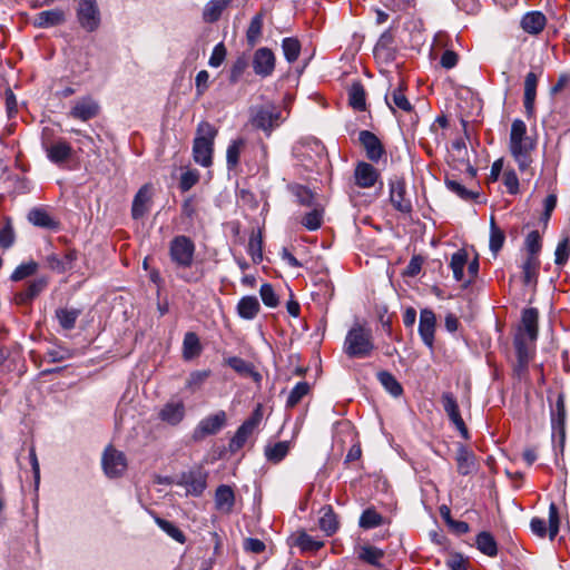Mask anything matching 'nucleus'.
I'll list each match as a JSON object with an SVG mask.
<instances>
[{
  "mask_svg": "<svg viewBox=\"0 0 570 570\" xmlns=\"http://www.w3.org/2000/svg\"><path fill=\"white\" fill-rule=\"evenodd\" d=\"M263 417L261 405H258L252 415L243 422V424L237 429L235 435L230 440L229 449L233 452L240 450L247 439L253 434L255 429L258 426Z\"/></svg>",
  "mask_w": 570,
  "mask_h": 570,
  "instance_id": "nucleus-8",
  "label": "nucleus"
},
{
  "mask_svg": "<svg viewBox=\"0 0 570 570\" xmlns=\"http://www.w3.org/2000/svg\"><path fill=\"white\" fill-rule=\"evenodd\" d=\"M295 195L298 199V203L303 206L314 207L318 205L315 200L314 193L304 186H297L295 189Z\"/></svg>",
  "mask_w": 570,
  "mask_h": 570,
  "instance_id": "nucleus-63",
  "label": "nucleus"
},
{
  "mask_svg": "<svg viewBox=\"0 0 570 570\" xmlns=\"http://www.w3.org/2000/svg\"><path fill=\"white\" fill-rule=\"evenodd\" d=\"M445 185L452 193L456 194L464 200L473 199L476 196V194L465 188L460 181L455 179L446 178Z\"/></svg>",
  "mask_w": 570,
  "mask_h": 570,
  "instance_id": "nucleus-58",
  "label": "nucleus"
},
{
  "mask_svg": "<svg viewBox=\"0 0 570 570\" xmlns=\"http://www.w3.org/2000/svg\"><path fill=\"white\" fill-rule=\"evenodd\" d=\"M38 263L35 261H29L27 263H22L12 272L10 279L13 282L22 281L29 276H32L38 271Z\"/></svg>",
  "mask_w": 570,
  "mask_h": 570,
  "instance_id": "nucleus-52",
  "label": "nucleus"
},
{
  "mask_svg": "<svg viewBox=\"0 0 570 570\" xmlns=\"http://www.w3.org/2000/svg\"><path fill=\"white\" fill-rule=\"evenodd\" d=\"M356 553L360 560L377 568L382 567L381 561L385 556L382 549H379L371 544L358 546L356 549Z\"/></svg>",
  "mask_w": 570,
  "mask_h": 570,
  "instance_id": "nucleus-31",
  "label": "nucleus"
},
{
  "mask_svg": "<svg viewBox=\"0 0 570 570\" xmlns=\"http://www.w3.org/2000/svg\"><path fill=\"white\" fill-rule=\"evenodd\" d=\"M383 523V517L374 509H366L361 514L358 524L363 529H373Z\"/></svg>",
  "mask_w": 570,
  "mask_h": 570,
  "instance_id": "nucleus-53",
  "label": "nucleus"
},
{
  "mask_svg": "<svg viewBox=\"0 0 570 570\" xmlns=\"http://www.w3.org/2000/svg\"><path fill=\"white\" fill-rule=\"evenodd\" d=\"M468 264V253L464 249L455 252L450 261V267L458 282L464 281V266Z\"/></svg>",
  "mask_w": 570,
  "mask_h": 570,
  "instance_id": "nucleus-43",
  "label": "nucleus"
},
{
  "mask_svg": "<svg viewBox=\"0 0 570 570\" xmlns=\"http://www.w3.org/2000/svg\"><path fill=\"white\" fill-rule=\"evenodd\" d=\"M393 43L394 35L392 33V31H384L374 47V55L379 58L393 59L395 53Z\"/></svg>",
  "mask_w": 570,
  "mask_h": 570,
  "instance_id": "nucleus-35",
  "label": "nucleus"
},
{
  "mask_svg": "<svg viewBox=\"0 0 570 570\" xmlns=\"http://www.w3.org/2000/svg\"><path fill=\"white\" fill-rule=\"evenodd\" d=\"M443 409L448 414L452 424L458 429L463 439H469L468 428L461 416L460 409L454 395L450 392H445L441 397Z\"/></svg>",
  "mask_w": 570,
  "mask_h": 570,
  "instance_id": "nucleus-15",
  "label": "nucleus"
},
{
  "mask_svg": "<svg viewBox=\"0 0 570 570\" xmlns=\"http://www.w3.org/2000/svg\"><path fill=\"white\" fill-rule=\"evenodd\" d=\"M297 546L303 551H317L323 547V543L318 540H315L309 534L303 532L297 538Z\"/></svg>",
  "mask_w": 570,
  "mask_h": 570,
  "instance_id": "nucleus-62",
  "label": "nucleus"
},
{
  "mask_svg": "<svg viewBox=\"0 0 570 570\" xmlns=\"http://www.w3.org/2000/svg\"><path fill=\"white\" fill-rule=\"evenodd\" d=\"M385 101L393 114H396L397 109L404 112H411L413 110L411 102L404 95L402 82L390 94L385 95Z\"/></svg>",
  "mask_w": 570,
  "mask_h": 570,
  "instance_id": "nucleus-24",
  "label": "nucleus"
},
{
  "mask_svg": "<svg viewBox=\"0 0 570 570\" xmlns=\"http://www.w3.org/2000/svg\"><path fill=\"white\" fill-rule=\"evenodd\" d=\"M476 548L488 557L498 554V544L494 537L487 531L480 532L475 539Z\"/></svg>",
  "mask_w": 570,
  "mask_h": 570,
  "instance_id": "nucleus-41",
  "label": "nucleus"
},
{
  "mask_svg": "<svg viewBox=\"0 0 570 570\" xmlns=\"http://www.w3.org/2000/svg\"><path fill=\"white\" fill-rule=\"evenodd\" d=\"M537 141L528 135V128L523 120L514 119L511 124L509 136V151L518 165L521 174L533 176V157Z\"/></svg>",
  "mask_w": 570,
  "mask_h": 570,
  "instance_id": "nucleus-1",
  "label": "nucleus"
},
{
  "mask_svg": "<svg viewBox=\"0 0 570 570\" xmlns=\"http://www.w3.org/2000/svg\"><path fill=\"white\" fill-rule=\"evenodd\" d=\"M458 472L461 475H469L476 469L475 455L466 446L460 445L455 456Z\"/></svg>",
  "mask_w": 570,
  "mask_h": 570,
  "instance_id": "nucleus-28",
  "label": "nucleus"
},
{
  "mask_svg": "<svg viewBox=\"0 0 570 570\" xmlns=\"http://www.w3.org/2000/svg\"><path fill=\"white\" fill-rule=\"evenodd\" d=\"M157 524L177 542L184 543L186 541V537L183 531L178 529L174 523L164 519H157Z\"/></svg>",
  "mask_w": 570,
  "mask_h": 570,
  "instance_id": "nucleus-60",
  "label": "nucleus"
},
{
  "mask_svg": "<svg viewBox=\"0 0 570 570\" xmlns=\"http://www.w3.org/2000/svg\"><path fill=\"white\" fill-rule=\"evenodd\" d=\"M283 121L281 109L273 104L256 106L250 109V124L256 129L263 130L267 136Z\"/></svg>",
  "mask_w": 570,
  "mask_h": 570,
  "instance_id": "nucleus-4",
  "label": "nucleus"
},
{
  "mask_svg": "<svg viewBox=\"0 0 570 570\" xmlns=\"http://www.w3.org/2000/svg\"><path fill=\"white\" fill-rule=\"evenodd\" d=\"M311 208L312 210L302 218V225L308 230H316L323 224L324 209L320 205Z\"/></svg>",
  "mask_w": 570,
  "mask_h": 570,
  "instance_id": "nucleus-44",
  "label": "nucleus"
},
{
  "mask_svg": "<svg viewBox=\"0 0 570 570\" xmlns=\"http://www.w3.org/2000/svg\"><path fill=\"white\" fill-rule=\"evenodd\" d=\"M99 105L94 99L86 97L75 102L70 116L81 121H88L99 114Z\"/></svg>",
  "mask_w": 570,
  "mask_h": 570,
  "instance_id": "nucleus-22",
  "label": "nucleus"
},
{
  "mask_svg": "<svg viewBox=\"0 0 570 570\" xmlns=\"http://www.w3.org/2000/svg\"><path fill=\"white\" fill-rule=\"evenodd\" d=\"M538 320L539 312L537 308L529 307L523 309L521 326L518 333H523L530 343H533L538 337Z\"/></svg>",
  "mask_w": 570,
  "mask_h": 570,
  "instance_id": "nucleus-23",
  "label": "nucleus"
},
{
  "mask_svg": "<svg viewBox=\"0 0 570 570\" xmlns=\"http://www.w3.org/2000/svg\"><path fill=\"white\" fill-rule=\"evenodd\" d=\"M275 65L276 57L269 48L263 47L254 52L252 66L257 76L262 78L272 76L275 70Z\"/></svg>",
  "mask_w": 570,
  "mask_h": 570,
  "instance_id": "nucleus-10",
  "label": "nucleus"
},
{
  "mask_svg": "<svg viewBox=\"0 0 570 570\" xmlns=\"http://www.w3.org/2000/svg\"><path fill=\"white\" fill-rule=\"evenodd\" d=\"M358 140L363 146L366 157L372 161H379L385 154L381 140L370 130H362L358 134Z\"/></svg>",
  "mask_w": 570,
  "mask_h": 570,
  "instance_id": "nucleus-19",
  "label": "nucleus"
},
{
  "mask_svg": "<svg viewBox=\"0 0 570 570\" xmlns=\"http://www.w3.org/2000/svg\"><path fill=\"white\" fill-rule=\"evenodd\" d=\"M217 132V129L208 121L198 124L193 144V157L198 165L203 167L212 166L214 141Z\"/></svg>",
  "mask_w": 570,
  "mask_h": 570,
  "instance_id": "nucleus-3",
  "label": "nucleus"
},
{
  "mask_svg": "<svg viewBox=\"0 0 570 570\" xmlns=\"http://www.w3.org/2000/svg\"><path fill=\"white\" fill-rule=\"evenodd\" d=\"M263 24L264 13L258 12L252 18L246 31V40L249 47H254L258 43L263 32Z\"/></svg>",
  "mask_w": 570,
  "mask_h": 570,
  "instance_id": "nucleus-40",
  "label": "nucleus"
},
{
  "mask_svg": "<svg viewBox=\"0 0 570 570\" xmlns=\"http://www.w3.org/2000/svg\"><path fill=\"white\" fill-rule=\"evenodd\" d=\"M390 200L393 207L404 214L412 210L411 199L406 196V185L403 178L390 180Z\"/></svg>",
  "mask_w": 570,
  "mask_h": 570,
  "instance_id": "nucleus-14",
  "label": "nucleus"
},
{
  "mask_svg": "<svg viewBox=\"0 0 570 570\" xmlns=\"http://www.w3.org/2000/svg\"><path fill=\"white\" fill-rule=\"evenodd\" d=\"M505 240L504 232L495 224L494 217L490 222V250L497 255L503 247Z\"/></svg>",
  "mask_w": 570,
  "mask_h": 570,
  "instance_id": "nucleus-45",
  "label": "nucleus"
},
{
  "mask_svg": "<svg viewBox=\"0 0 570 570\" xmlns=\"http://www.w3.org/2000/svg\"><path fill=\"white\" fill-rule=\"evenodd\" d=\"M227 50L223 42L217 43L209 57L208 65L213 68H218L226 59Z\"/></svg>",
  "mask_w": 570,
  "mask_h": 570,
  "instance_id": "nucleus-64",
  "label": "nucleus"
},
{
  "mask_svg": "<svg viewBox=\"0 0 570 570\" xmlns=\"http://www.w3.org/2000/svg\"><path fill=\"white\" fill-rule=\"evenodd\" d=\"M503 184L508 190L509 194L511 195H517L519 194L520 191V184H519V178L517 176V173L514 171V169H507L504 173H503Z\"/></svg>",
  "mask_w": 570,
  "mask_h": 570,
  "instance_id": "nucleus-61",
  "label": "nucleus"
},
{
  "mask_svg": "<svg viewBox=\"0 0 570 570\" xmlns=\"http://www.w3.org/2000/svg\"><path fill=\"white\" fill-rule=\"evenodd\" d=\"M42 147L46 151L47 158L58 166H61L68 161L71 158L73 151L71 145L61 138L50 142L43 140Z\"/></svg>",
  "mask_w": 570,
  "mask_h": 570,
  "instance_id": "nucleus-12",
  "label": "nucleus"
},
{
  "mask_svg": "<svg viewBox=\"0 0 570 570\" xmlns=\"http://www.w3.org/2000/svg\"><path fill=\"white\" fill-rule=\"evenodd\" d=\"M29 222L38 227L57 229L59 223L55 220L47 210L42 208H33L28 214Z\"/></svg>",
  "mask_w": 570,
  "mask_h": 570,
  "instance_id": "nucleus-37",
  "label": "nucleus"
},
{
  "mask_svg": "<svg viewBox=\"0 0 570 570\" xmlns=\"http://www.w3.org/2000/svg\"><path fill=\"white\" fill-rule=\"evenodd\" d=\"M246 145L244 138H237L229 142L226 150V165L228 170L235 169L239 165L240 154Z\"/></svg>",
  "mask_w": 570,
  "mask_h": 570,
  "instance_id": "nucleus-38",
  "label": "nucleus"
},
{
  "mask_svg": "<svg viewBox=\"0 0 570 570\" xmlns=\"http://www.w3.org/2000/svg\"><path fill=\"white\" fill-rule=\"evenodd\" d=\"M301 48V42L297 38L287 37L282 41L284 57L289 63H293L298 59Z\"/></svg>",
  "mask_w": 570,
  "mask_h": 570,
  "instance_id": "nucleus-47",
  "label": "nucleus"
},
{
  "mask_svg": "<svg viewBox=\"0 0 570 570\" xmlns=\"http://www.w3.org/2000/svg\"><path fill=\"white\" fill-rule=\"evenodd\" d=\"M180 483L186 488L188 494L199 497L207 487V474L200 469L191 470L181 475Z\"/></svg>",
  "mask_w": 570,
  "mask_h": 570,
  "instance_id": "nucleus-18",
  "label": "nucleus"
},
{
  "mask_svg": "<svg viewBox=\"0 0 570 570\" xmlns=\"http://www.w3.org/2000/svg\"><path fill=\"white\" fill-rule=\"evenodd\" d=\"M348 104L355 110H365L366 94L361 82H353L352 86L348 88Z\"/></svg>",
  "mask_w": 570,
  "mask_h": 570,
  "instance_id": "nucleus-39",
  "label": "nucleus"
},
{
  "mask_svg": "<svg viewBox=\"0 0 570 570\" xmlns=\"http://www.w3.org/2000/svg\"><path fill=\"white\" fill-rule=\"evenodd\" d=\"M375 350L372 330L366 325L355 323L347 332L343 351L351 358H366Z\"/></svg>",
  "mask_w": 570,
  "mask_h": 570,
  "instance_id": "nucleus-2",
  "label": "nucleus"
},
{
  "mask_svg": "<svg viewBox=\"0 0 570 570\" xmlns=\"http://www.w3.org/2000/svg\"><path fill=\"white\" fill-rule=\"evenodd\" d=\"M235 505V493L227 484L219 485L215 491V508L223 513H230Z\"/></svg>",
  "mask_w": 570,
  "mask_h": 570,
  "instance_id": "nucleus-26",
  "label": "nucleus"
},
{
  "mask_svg": "<svg viewBox=\"0 0 570 570\" xmlns=\"http://www.w3.org/2000/svg\"><path fill=\"white\" fill-rule=\"evenodd\" d=\"M186 415L185 403L181 400H170L158 412V419L169 425H178Z\"/></svg>",
  "mask_w": 570,
  "mask_h": 570,
  "instance_id": "nucleus-17",
  "label": "nucleus"
},
{
  "mask_svg": "<svg viewBox=\"0 0 570 570\" xmlns=\"http://www.w3.org/2000/svg\"><path fill=\"white\" fill-rule=\"evenodd\" d=\"M236 311L240 318L254 320L261 311L259 301L256 296H243L237 303Z\"/></svg>",
  "mask_w": 570,
  "mask_h": 570,
  "instance_id": "nucleus-30",
  "label": "nucleus"
},
{
  "mask_svg": "<svg viewBox=\"0 0 570 570\" xmlns=\"http://www.w3.org/2000/svg\"><path fill=\"white\" fill-rule=\"evenodd\" d=\"M203 346L199 337L194 332H187L183 341V358L185 361H191L200 355Z\"/></svg>",
  "mask_w": 570,
  "mask_h": 570,
  "instance_id": "nucleus-32",
  "label": "nucleus"
},
{
  "mask_svg": "<svg viewBox=\"0 0 570 570\" xmlns=\"http://www.w3.org/2000/svg\"><path fill=\"white\" fill-rule=\"evenodd\" d=\"M377 380L383 387L393 396H400L403 393L401 384L397 382L395 376L387 371H381L377 373Z\"/></svg>",
  "mask_w": 570,
  "mask_h": 570,
  "instance_id": "nucleus-46",
  "label": "nucleus"
},
{
  "mask_svg": "<svg viewBox=\"0 0 570 570\" xmlns=\"http://www.w3.org/2000/svg\"><path fill=\"white\" fill-rule=\"evenodd\" d=\"M225 362L238 374L249 376L257 383L261 382L262 375L255 370L252 363L237 356L228 357Z\"/></svg>",
  "mask_w": 570,
  "mask_h": 570,
  "instance_id": "nucleus-34",
  "label": "nucleus"
},
{
  "mask_svg": "<svg viewBox=\"0 0 570 570\" xmlns=\"http://www.w3.org/2000/svg\"><path fill=\"white\" fill-rule=\"evenodd\" d=\"M520 24L524 32L535 36L544 29L547 18L540 11H530L522 17Z\"/></svg>",
  "mask_w": 570,
  "mask_h": 570,
  "instance_id": "nucleus-27",
  "label": "nucleus"
},
{
  "mask_svg": "<svg viewBox=\"0 0 570 570\" xmlns=\"http://www.w3.org/2000/svg\"><path fill=\"white\" fill-rule=\"evenodd\" d=\"M65 21V12L61 9H52L39 12L33 24L37 28H50L62 24Z\"/></svg>",
  "mask_w": 570,
  "mask_h": 570,
  "instance_id": "nucleus-29",
  "label": "nucleus"
},
{
  "mask_svg": "<svg viewBox=\"0 0 570 570\" xmlns=\"http://www.w3.org/2000/svg\"><path fill=\"white\" fill-rule=\"evenodd\" d=\"M436 328L435 313L430 308L420 312L419 334L423 343L430 348L434 347V334Z\"/></svg>",
  "mask_w": 570,
  "mask_h": 570,
  "instance_id": "nucleus-16",
  "label": "nucleus"
},
{
  "mask_svg": "<svg viewBox=\"0 0 570 570\" xmlns=\"http://www.w3.org/2000/svg\"><path fill=\"white\" fill-rule=\"evenodd\" d=\"M552 443L554 450L563 453L566 442V404L563 394H559L551 410Z\"/></svg>",
  "mask_w": 570,
  "mask_h": 570,
  "instance_id": "nucleus-6",
  "label": "nucleus"
},
{
  "mask_svg": "<svg viewBox=\"0 0 570 570\" xmlns=\"http://www.w3.org/2000/svg\"><path fill=\"white\" fill-rule=\"evenodd\" d=\"M524 285H537L540 269L539 257L527 256L521 265Z\"/></svg>",
  "mask_w": 570,
  "mask_h": 570,
  "instance_id": "nucleus-33",
  "label": "nucleus"
},
{
  "mask_svg": "<svg viewBox=\"0 0 570 570\" xmlns=\"http://www.w3.org/2000/svg\"><path fill=\"white\" fill-rule=\"evenodd\" d=\"M259 295H261V298L263 301V303L267 306V307H276L279 303L278 301V296L276 295L273 286L268 283H265L261 286L259 288Z\"/></svg>",
  "mask_w": 570,
  "mask_h": 570,
  "instance_id": "nucleus-59",
  "label": "nucleus"
},
{
  "mask_svg": "<svg viewBox=\"0 0 570 570\" xmlns=\"http://www.w3.org/2000/svg\"><path fill=\"white\" fill-rule=\"evenodd\" d=\"M527 256L539 257L542 248V238L538 230L530 232L524 240Z\"/></svg>",
  "mask_w": 570,
  "mask_h": 570,
  "instance_id": "nucleus-50",
  "label": "nucleus"
},
{
  "mask_svg": "<svg viewBox=\"0 0 570 570\" xmlns=\"http://www.w3.org/2000/svg\"><path fill=\"white\" fill-rule=\"evenodd\" d=\"M309 392V384L307 382H298L289 392L286 401V406H296L302 399Z\"/></svg>",
  "mask_w": 570,
  "mask_h": 570,
  "instance_id": "nucleus-55",
  "label": "nucleus"
},
{
  "mask_svg": "<svg viewBox=\"0 0 570 570\" xmlns=\"http://www.w3.org/2000/svg\"><path fill=\"white\" fill-rule=\"evenodd\" d=\"M79 315L80 311L75 308H58L56 311V317L60 326L65 330H72Z\"/></svg>",
  "mask_w": 570,
  "mask_h": 570,
  "instance_id": "nucleus-48",
  "label": "nucleus"
},
{
  "mask_svg": "<svg viewBox=\"0 0 570 570\" xmlns=\"http://www.w3.org/2000/svg\"><path fill=\"white\" fill-rule=\"evenodd\" d=\"M210 375V370L193 371L186 380L185 389L191 394L196 393L202 389Z\"/></svg>",
  "mask_w": 570,
  "mask_h": 570,
  "instance_id": "nucleus-42",
  "label": "nucleus"
},
{
  "mask_svg": "<svg viewBox=\"0 0 570 570\" xmlns=\"http://www.w3.org/2000/svg\"><path fill=\"white\" fill-rule=\"evenodd\" d=\"M570 256V237L568 235L563 236L556 248L554 252V263L558 266H563Z\"/></svg>",
  "mask_w": 570,
  "mask_h": 570,
  "instance_id": "nucleus-54",
  "label": "nucleus"
},
{
  "mask_svg": "<svg viewBox=\"0 0 570 570\" xmlns=\"http://www.w3.org/2000/svg\"><path fill=\"white\" fill-rule=\"evenodd\" d=\"M226 421L227 416L223 410L204 417L194 430V440H203L207 435H214L218 433L226 424Z\"/></svg>",
  "mask_w": 570,
  "mask_h": 570,
  "instance_id": "nucleus-9",
  "label": "nucleus"
},
{
  "mask_svg": "<svg viewBox=\"0 0 570 570\" xmlns=\"http://www.w3.org/2000/svg\"><path fill=\"white\" fill-rule=\"evenodd\" d=\"M77 19L81 28L88 32L97 30L100 26V11L96 0H79Z\"/></svg>",
  "mask_w": 570,
  "mask_h": 570,
  "instance_id": "nucleus-7",
  "label": "nucleus"
},
{
  "mask_svg": "<svg viewBox=\"0 0 570 570\" xmlns=\"http://www.w3.org/2000/svg\"><path fill=\"white\" fill-rule=\"evenodd\" d=\"M380 178V171L371 164L360 161L354 169V179L360 188L373 187Z\"/></svg>",
  "mask_w": 570,
  "mask_h": 570,
  "instance_id": "nucleus-21",
  "label": "nucleus"
},
{
  "mask_svg": "<svg viewBox=\"0 0 570 570\" xmlns=\"http://www.w3.org/2000/svg\"><path fill=\"white\" fill-rule=\"evenodd\" d=\"M289 445L287 442H277L265 450V455L268 461L274 463L281 462L288 453Z\"/></svg>",
  "mask_w": 570,
  "mask_h": 570,
  "instance_id": "nucleus-51",
  "label": "nucleus"
},
{
  "mask_svg": "<svg viewBox=\"0 0 570 570\" xmlns=\"http://www.w3.org/2000/svg\"><path fill=\"white\" fill-rule=\"evenodd\" d=\"M48 286V278L41 276L29 282L24 289L14 294V302L18 305L30 304Z\"/></svg>",
  "mask_w": 570,
  "mask_h": 570,
  "instance_id": "nucleus-20",
  "label": "nucleus"
},
{
  "mask_svg": "<svg viewBox=\"0 0 570 570\" xmlns=\"http://www.w3.org/2000/svg\"><path fill=\"white\" fill-rule=\"evenodd\" d=\"M538 75L533 71L527 73L524 79V99L523 105L525 114L531 117L534 112V101L537 97Z\"/></svg>",
  "mask_w": 570,
  "mask_h": 570,
  "instance_id": "nucleus-25",
  "label": "nucleus"
},
{
  "mask_svg": "<svg viewBox=\"0 0 570 570\" xmlns=\"http://www.w3.org/2000/svg\"><path fill=\"white\" fill-rule=\"evenodd\" d=\"M529 340L524 337L523 333H518L514 337L513 344L517 353V358L530 361L532 353L528 344Z\"/></svg>",
  "mask_w": 570,
  "mask_h": 570,
  "instance_id": "nucleus-57",
  "label": "nucleus"
},
{
  "mask_svg": "<svg viewBox=\"0 0 570 570\" xmlns=\"http://www.w3.org/2000/svg\"><path fill=\"white\" fill-rule=\"evenodd\" d=\"M102 468L109 478L120 476L127 469V460L122 452L109 446L102 455Z\"/></svg>",
  "mask_w": 570,
  "mask_h": 570,
  "instance_id": "nucleus-11",
  "label": "nucleus"
},
{
  "mask_svg": "<svg viewBox=\"0 0 570 570\" xmlns=\"http://www.w3.org/2000/svg\"><path fill=\"white\" fill-rule=\"evenodd\" d=\"M248 254L254 263H259L263 259V238L261 230L253 232L248 242Z\"/></svg>",
  "mask_w": 570,
  "mask_h": 570,
  "instance_id": "nucleus-49",
  "label": "nucleus"
},
{
  "mask_svg": "<svg viewBox=\"0 0 570 570\" xmlns=\"http://www.w3.org/2000/svg\"><path fill=\"white\" fill-rule=\"evenodd\" d=\"M320 528L327 534L332 535L338 528L336 515L331 507H328L320 519Z\"/></svg>",
  "mask_w": 570,
  "mask_h": 570,
  "instance_id": "nucleus-56",
  "label": "nucleus"
},
{
  "mask_svg": "<svg viewBox=\"0 0 570 570\" xmlns=\"http://www.w3.org/2000/svg\"><path fill=\"white\" fill-rule=\"evenodd\" d=\"M233 0H209L203 9V20L207 23H214L219 20L223 11Z\"/></svg>",
  "mask_w": 570,
  "mask_h": 570,
  "instance_id": "nucleus-36",
  "label": "nucleus"
},
{
  "mask_svg": "<svg viewBox=\"0 0 570 570\" xmlns=\"http://www.w3.org/2000/svg\"><path fill=\"white\" fill-rule=\"evenodd\" d=\"M195 252L196 245L188 236H175L169 243V257L178 269L191 267Z\"/></svg>",
  "mask_w": 570,
  "mask_h": 570,
  "instance_id": "nucleus-5",
  "label": "nucleus"
},
{
  "mask_svg": "<svg viewBox=\"0 0 570 570\" xmlns=\"http://www.w3.org/2000/svg\"><path fill=\"white\" fill-rule=\"evenodd\" d=\"M154 186L151 184L142 185L136 193L131 205V217L136 220L147 215L153 205Z\"/></svg>",
  "mask_w": 570,
  "mask_h": 570,
  "instance_id": "nucleus-13",
  "label": "nucleus"
}]
</instances>
